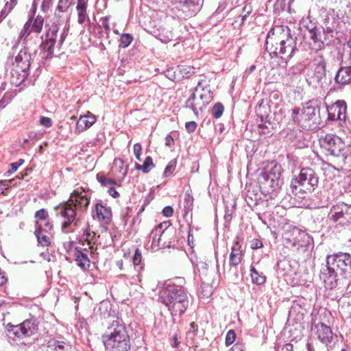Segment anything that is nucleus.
<instances>
[{
    "label": "nucleus",
    "mask_w": 351,
    "mask_h": 351,
    "mask_svg": "<svg viewBox=\"0 0 351 351\" xmlns=\"http://www.w3.org/2000/svg\"><path fill=\"white\" fill-rule=\"evenodd\" d=\"M162 213L165 217H170L173 215V208L171 206H167L162 209Z\"/></svg>",
    "instance_id": "obj_61"
},
{
    "label": "nucleus",
    "mask_w": 351,
    "mask_h": 351,
    "mask_svg": "<svg viewBox=\"0 0 351 351\" xmlns=\"http://www.w3.org/2000/svg\"><path fill=\"white\" fill-rule=\"evenodd\" d=\"M109 20H110V16H106L102 17L101 19V20H100L101 23V25L104 29L105 33H106V36L108 38L109 37V34H110V31Z\"/></svg>",
    "instance_id": "obj_49"
},
{
    "label": "nucleus",
    "mask_w": 351,
    "mask_h": 351,
    "mask_svg": "<svg viewBox=\"0 0 351 351\" xmlns=\"http://www.w3.org/2000/svg\"><path fill=\"white\" fill-rule=\"evenodd\" d=\"M23 162L24 160L23 159H20L17 162L11 163L10 168L5 173V175L6 176H10L19 169V167L23 163Z\"/></svg>",
    "instance_id": "obj_48"
},
{
    "label": "nucleus",
    "mask_w": 351,
    "mask_h": 351,
    "mask_svg": "<svg viewBox=\"0 0 351 351\" xmlns=\"http://www.w3.org/2000/svg\"><path fill=\"white\" fill-rule=\"evenodd\" d=\"M45 351H73L72 347L69 343L60 341H54L53 344L49 345Z\"/></svg>",
    "instance_id": "obj_32"
},
{
    "label": "nucleus",
    "mask_w": 351,
    "mask_h": 351,
    "mask_svg": "<svg viewBox=\"0 0 351 351\" xmlns=\"http://www.w3.org/2000/svg\"><path fill=\"white\" fill-rule=\"evenodd\" d=\"M250 276L252 281L254 284L261 285H263L266 281V276L263 272H258L256 268L253 266L250 267Z\"/></svg>",
    "instance_id": "obj_31"
},
{
    "label": "nucleus",
    "mask_w": 351,
    "mask_h": 351,
    "mask_svg": "<svg viewBox=\"0 0 351 351\" xmlns=\"http://www.w3.org/2000/svg\"><path fill=\"white\" fill-rule=\"evenodd\" d=\"M283 239L286 247L298 253L305 252L313 244L311 235L296 227L286 231Z\"/></svg>",
    "instance_id": "obj_9"
},
{
    "label": "nucleus",
    "mask_w": 351,
    "mask_h": 351,
    "mask_svg": "<svg viewBox=\"0 0 351 351\" xmlns=\"http://www.w3.org/2000/svg\"><path fill=\"white\" fill-rule=\"evenodd\" d=\"M229 351H244L243 344L237 342Z\"/></svg>",
    "instance_id": "obj_62"
},
{
    "label": "nucleus",
    "mask_w": 351,
    "mask_h": 351,
    "mask_svg": "<svg viewBox=\"0 0 351 351\" xmlns=\"http://www.w3.org/2000/svg\"><path fill=\"white\" fill-rule=\"evenodd\" d=\"M88 0H77L76 10L77 12V22L83 24L86 20L89 21L87 14Z\"/></svg>",
    "instance_id": "obj_25"
},
{
    "label": "nucleus",
    "mask_w": 351,
    "mask_h": 351,
    "mask_svg": "<svg viewBox=\"0 0 351 351\" xmlns=\"http://www.w3.org/2000/svg\"><path fill=\"white\" fill-rule=\"evenodd\" d=\"M267 117H265V119H267ZM261 122L262 123H260L258 127H259V133L261 134H266L267 132H266V130L267 129V125H266V123H267V121H264V116L263 114H261Z\"/></svg>",
    "instance_id": "obj_57"
},
{
    "label": "nucleus",
    "mask_w": 351,
    "mask_h": 351,
    "mask_svg": "<svg viewBox=\"0 0 351 351\" xmlns=\"http://www.w3.org/2000/svg\"><path fill=\"white\" fill-rule=\"evenodd\" d=\"M243 256V254L241 245H239L238 243H235L234 245L232 247V251L230 254V269L228 271L229 274H232L234 276V280L239 279V271L237 266L241 262Z\"/></svg>",
    "instance_id": "obj_20"
},
{
    "label": "nucleus",
    "mask_w": 351,
    "mask_h": 351,
    "mask_svg": "<svg viewBox=\"0 0 351 351\" xmlns=\"http://www.w3.org/2000/svg\"><path fill=\"white\" fill-rule=\"evenodd\" d=\"M204 296L208 298L213 293L212 287L208 284L204 285L201 287Z\"/></svg>",
    "instance_id": "obj_54"
},
{
    "label": "nucleus",
    "mask_w": 351,
    "mask_h": 351,
    "mask_svg": "<svg viewBox=\"0 0 351 351\" xmlns=\"http://www.w3.org/2000/svg\"><path fill=\"white\" fill-rule=\"evenodd\" d=\"M311 73L308 74L313 82H320L326 75V62L322 54L318 53L309 63Z\"/></svg>",
    "instance_id": "obj_17"
},
{
    "label": "nucleus",
    "mask_w": 351,
    "mask_h": 351,
    "mask_svg": "<svg viewBox=\"0 0 351 351\" xmlns=\"http://www.w3.org/2000/svg\"><path fill=\"white\" fill-rule=\"evenodd\" d=\"M165 234V231L162 230V223L157 226L150 233L149 238L152 239V249H158L160 247V241L161 239V237Z\"/></svg>",
    "instance_id": "obj_26"
},
{
    "label": "nucleus",
    "mask_w": 351,
    "mask_h": 351,
    "mask_svg": "<svg viewBox=\"0 0 351 351\" xmlns=\"http://www.w3.org/2000/svg\"><path fill=\"white\" fill-rule=\"evenodd\" d=\"M175 3H178L183 6H186L189 10H192L193 13H195L197 10L198 0H173Z\"/></svg>",
    "instance_id": "obj_36"
},
{
    "label": "nucleus",
    "mask_w": 351,
    "mask_h": 351,
    "mask_svg": "<svg viewBox=\"0 0 351 351\" xmlns=\"http://www.w3.org/2000/svg\"><path fill=\"white\" fill-rule=\"evenodd\" d=\"M14 180H1V184H3V188H0V193H3L4 191L10 187Z\"/></svg>",
    "instance_id": "obj_60"
},
{
    "label": "nucleus",
    "mask_w": 351,
    "mask_h": 351,
    "mask_svg": "<svg viewBox=\"0 0 351 351\" xmlns=\"http://www.w3.org/2000/svg\"><path fill=\"white\" fill-rule=\"evenodd\" d=\"M341 23L339 16L335 13L328 14L324 19L322 27L332 42L339 38L341 32Z\"/></svg>",
    "instance_id": "obj_18"
},
{
    "label": "nucleus",
    "mask_w": 351,
    "mask_h": 351,
    "mask_svg": "<svg viewBox=\"0 0 351 351\" xmlns=\"http://www.w3.org/2000/svg\"><path fill=\"white\" fill-rule=\"evenodd\" d=\"M44 25V18L38 15L34 20L31 19V29L33 32L40 33Z\"/></svg>",
    "instance_id": "obj_34"
},
{
    "label": "nucleus",
    "mask_w": 351,
    "mask_h": 351,
    "mask_svg": "<svg viewBox=\"0 0 351 351\" xmlns=\"http://www.w3.org/2000/svg\"><path fill=\"white\" fill-rule=\"evenodd\" d=\"M263 247V243L258 239H254L251 243L252 249H258Z\"/></svg>",
    "instance_id": "obj_63"
},
{
    "label": "nucleus",
    "mask_w": 351,
    "mask_h": 351,
    "mask_svg": "<svg viewBox=\"0 0 351 351\" xmlns=\"http://www.w3.org/2000/svg\"><path fill=\"white\" fill-rule=\"evenodd\" d=\"M94 232L90 231L89 226H87L83 231L82 239L86 241L88 244L90 243V239H93Z\"/></svg>",
    "instance_id": "obj_52"
},
{
    "label": "nucleus",
    "mask_w": 351,
    "mask_h": 351,
    "mask_svg": "<svg viewBox=\"0 0 351 351\" xmlns=\"http://www.w3.org/2000/svg\"><path fill=\"white\" fill-rule=\"evenodd\" d=\"M106 351H129L131 340L125 324L121 318L112 317L102 335Z\"/></svg>",
    "instance_id": "obj_5"
},
{
    "label": "nucleus",
    "mask_w": 351,
    "mask_h": 351,
    "mask_svg": "<svg viewBox=\"0 0 351 351\" xmlns=\"http://www.w3.org/2000/svg\"><path fill=\"white\" fill-rule=\"evenodd\" d=\"M142 262V254L139 249H136L134 254L132 257V263L134 266L141 265L140 269L142 270L143 269V265H141Z\"/></svg>",
    "instance_id": "obj_46"
},
{
    "label": "nucleus",
    "mask_w": 351,
    "mask_h": 351,
    "mask_svg": "<svg viewBox=\"0 0 351 351\" xmlns=\"http://www.w3.org/2000/svg\"><path fill=\"white\" fill-rule=\"evenodd\" d=\"M90 193L89 191H85L83 188L76 189L71 194L66 202L60 204L54 208L56 215L64 218L62 223V230L64 233L73 231L71 229L72 224L76 223V209L86 210L90 203Z\"/></svg>",
    "instance_id": "obj_2"
},
{
    "label": "nucleus",
    "mask_w": 351,
    "mask_h": 351,
    "mask_svg": "<svg viewBox=\"0 0 351 351\" xmlns=\"http://www.w3.org/2000/svg\"><path fill=\"white\" fill-rule=\"evenodd\" d=\"M197 126V123L193 121L185 123V128L189 133L193 132L196 130Z\"/></svg>",
    "instance_id": "obj_58"
},
{
    "label": "nucleus",
    "mask_w": 351,
    "mask_h": 351,
    "mask_svg": "<svg viewBox=\"0 0 351 351\" xmlns=\"http://www.w3.org/2000/svg\"><path fill=\"white\" fill-rule=\"evenodd\" d=\"M47 30L42 43L40 45V51L39 56L42 60L51 59L53 56L54 45L58 42L59 46H62L68 34V29H64L60 34L58 32L60 25L57 23H53L51 25H47Z\"/></svg>",
    "instance_id": "obj_7"
},
{
    "label": "nucleus",
    "mask_w": 351,
    "mask_h": 351,
    "mask_svg": "<svg viewBox=\"0 0 351 351\" xmlns=\"http://www.w3.org/2000/svg\"><path fill=\"white\" fill-rule=\"evenodd\" d=\"M5 3L0 13V17L4 19L16 6L17 0H5Z\"/></svg>",
    "instance_id": "obj_37"
},
{
    "label": "nucleus",
    "mask_w": 351,
    "mask_h": 351,
    "mask_svg": "<svg viewBox=\"0 0 351 351\" xmlns=\"http://www.w3.org/2000/svg\"><path fill=\"white\" fill-rule=\"evenodd\" d=\"M154 167L153 160L151 156H147L143 162V165L136 163L135 168L137 170H141L145 173H147Z\"/></svg>",
    "instance_id": "obj_33"
},
{
    "label": "nucleus",
    "mask_w": 351,
    "mask_h": 351,
    "mask_svg": "<svg viewBox=\"0 0 351 351\" xmlns=\"http://www.w3.org/2000/svg\"><path fill=\"white\" fill-rule=\"evenodd\" d=\"M176 162L174 160H171L165 169L163 176L169 177L171 176L176 169Z\"/></svg>",
    "instance_id": "obj_47"
},
{
    "label": "nucleus",
    "mask_w": 351,
    "mask_h": 351,
    "mask_svg": "<svg viewBox=\"0 0 351 351\" xmlns=\"http://www.w3.org/2000/svg\"><path fill=\"white\" fill-rule=\"evenodd\" d=\"M224 111V107L220 102L216 103L212 108V116L215 119L220 118Z\"/></svg>",
    "instance_id": "obj_43"
},
{
    "label": "nucleus",
    "mask_w": 351,
    "mask_h": 351,
    "mask_svg": "<svg viewBox=\"0 0 351 351\" xmlns=\"http://www.w3.org/2000/svg\"><path fill=\"white\" fill-rule=\"evenodd\" d=\"M32 60V54L27 47H24L21 49L18 55L15 57L12 74L13 77L14 75H18L19 82H14L16 84H20L21 82H23L27 77Z\"/></svg>",
    "instance_id": "obj_13"
},
{
    "label": "nucleus",
    "mask_w": 351,
    "mask_h": 351,
    "mask_svg": "<svg viewBox=\"0 0 351 351\" xmlns=\"http://www.w3.org/2000/svg\"><path fill=\"white\" fill-rule=\"evenodd\" d=\"M178 69L182 77L189 78L195 74V68L188 66H179Z\"/></svg>",
    "instance_id": "obj_40"
},
{
    "label": "nucleus",
    "mask_w": 351,
    "mask_h": 351,
    "mask_svg": "<svg viewBox=\"0 0 351 351\" xmlns=\"http://www.w3.org/2000/svg\"><path fill=\"white\" fill-rule=\"evenodd\" d=\"M35 217L36 221H44L48 219V213L45 209L42 208L36 212Z\"/></svg>",
    "instance_id": "obj_51"
},
{
    "label": "nucleus",
    "mask_w": 351,
    "mask_h": 351,
    "mask_svg": "<svg viewBox=\"0 0 351 351\" xmlns=\"http://www.w3.org/2000/svg\"><path fill=\"white\" fill-rule=\"evenodd\" d=\"M193 197L191 195V193L187 191L184 193V210L185 212V215H186L189 212L191 211L193 206Z\"/></svg>",
    "instance_id": "obj_35"
},
{
    "label": "nucleus",
    "mask_w": 351,
    "mask_h": 351,
    "mask_svg": "<svg viewBox=\"0 0 351 351\" xmlns=\"http://www.w3.org/2000/svg\"><path fill=\"white\" fill-rule=\"evenodd\" d=\"M86 250H82L81 247H77L75 248V257L77 265L82 269H86L90 266V260L86 252Z\"/></svg>",
    "instance_id": "obj_24"
},
{
    "label": "nucleus",
    "mask_w": 351,
    "mask_h": 351,
    "mask_svg": "<svg viewBox=\"0 0 351 351\" xmlns=\"http://www.w3.org/2000/svg\"><path fill=\"white\" fill-rule=\"evenodd\" d=\"M280 176L281 167L278 165L273 167L269 171L262 172L258 178L262 193L269 194L279 189L282 182Z\"/></svg>",
    "instance_id": "obj_11"
},
{
    "label": "nucleus",
    "mask_w": 351,
    "mask_h": 351,
    "mask_svg": "<svg viewBox=\"0 0 351 351\" xmlns=\"http://www.w3.org/2000/svg\"><path fill=\"white\" fill-rule=\"evenodd\" d=\"M337 58L341 63H347L348 61L351 63V38L343 45L341 49H339Z\"/></svg>",
    "instance_id": "obj_28"
},
{
    "label": "nucleus",
    "mask_w": 351,
    "mask_h": 351,
    "mask_svg": "<svg viewBox=\"0 0 351 351\" xmlns=\"http://www.w3.org/2000/svg\"><path fill=\"white\" fill-rule=\"evenodd\" d=\"M36 230L44 232H49L52 228V225L48 219L44 221H36Z\"/></svg>",
    "instance_id": "obj_41"
},
{
    "label": "nucleus",
    "mask_w": 351,
    "mask_h": 351,
    "mask_svg": "<svg viewBox=\"0 0 351 351\" xmlns=\"http://www.w3.org/2000/svg\"><path fill=\"white\" fill-rule=\"evenodd\" d=\"M258 199V189L252 186L246 187L245 200L248 205L256 204Z\"/></svg>",
    "instance_id": "obj_29"
},
{
    "label": "nucleus",
    "mask_w": 351,
    "mask_h": 351,
    "mask_svg": "<svg viewBox=\"0 0 351 351\" xmlns=\"http://www.w3.org/2000/svg\"><path fill=\"white\" fill-rule=\"evenodd\" d=\"M115 165L117 166L119 165V177L123 180L128 173V165H124V162L121 159H118L115 160Z\"/></svg>",
    "instance_id": "obj_44"
},
{
    "label": "nucleus",
    "mask_w": 351,
    "mask_h": 351,
    "mask_svg": "<svg viewBox=\"0 0 351 351\" xmlns=\"http://www.w3.org/2000/svg\"><path fill=\"white\" fill-rule=\"evenodd\" d=\"M202 80L197 82L189 98L186 101V108L191 109L197 115L213 100V93L209 86L202 87Z\"/></svg>",
    "instance_id": "obj_10"
},
{
    "label": "nucleus",
    "mask_w": 351,
    "mask_h": 351,
    "mask_svg": "<svg viewBox=\"0 0 351 351\" xmlns=\"http://www.w3.org/2000/svg\"><path fill=\"white\" fill-rule=\"evenodd\" d=\"M328 119L331 121H345L347 104L344 100H338L327 107Z\"/></svg>",
    "instance_id": "obj_21"
},
{
    "label": "nucleus",
    "mask_w": 351,
    "mask_h": 351,
    "mask_svg": "<svg viewBox=\"0 0 351 351\" xmlns=\"http://www.w3.org/2000/svg\"><path fill=\"white\" fill-rule=\"evenodd\" d=\"M319 112V108L316 101L311 100L303 104L302 109L295 108L291 110V119L298 124L306 127L307 124L315 119Z\"/></svg>",
    "instance_id": "obj_12"
},
{
    "label": "nucleus",
    "mask_w": 351,
    "mask_h": 351,
    "mask_svg": "<svg viewBox=\"0 0 351 351\" xmlns=\"http://www.w3.org/2000/svg\"><path fill=\"white\" fill-rule=\"evenodd\" d=\"M44 232H40L38 230H35V235L37 238L38 242L43 246H49L51 243L50 238L43 234Z\"/></svg>",
    "instance_id": "obj_39"
},
{
    "label": "nucleus",
    "mask_w": 351,
    "mask_h": 351,
    "mask_svg": "<svg viewBox=\"0 0 351 351\" xmlns=\"http://www.w3.org/2000/svg\"><path fill=\"white\" fill-rule=\"evenodd\" d=\"M159 300L167 307L173 317H180L189 304L186 289L170 280L166 281L160 288Z\"/></svg>",
    "instance_id": "obj_3"
},
{
    "label": "nucleus",
    "mask_w": 351,
    "mask_h": 351,
    "mask_svg": "<svg viewBox=\"0 0 351 351\" xmlns=\"http://www.w3.org/2000/svg\"><path fill=\"white\" fill-rule=\"evenodd\" d=\"M150 34L155 36L158 39L161 40L162 43H168L172 40L173 35L171 29L160 27L158 29H154L153 30H147Z\"/></svg>",
    "instance_id": "obj_23"
},
{
    "label": "nucleus",
    "mask_w": 351,
    "mask_h": 351,
    "mask_svg": "<svg viewBox=\"0 0 351 351\" xmlns=\"http://www.w3.org/2000/svg\"><path fill=\"white\" fill-rule=\"evenodd\" d=\"M108 193L114 198L118 197L119 196V193L116 191L114 186L109 187Z\"/></svg>",
    "instance_id": "obj_64"
},
{
    "label": "nucleus",
    "mask_w": 351,
    "mask_h": 351,
    "mask_svg": "<svg viewBox=\"0 0 351 351\" xmlns=\"http://www.w3.org/2000/svg\"><path fill=\"white\" fill-rule=\"evenodd\" d=\"M328 218L336 226H346L351 224V205L339 202L332 206Z\"/></svg>",
    "instance_id": "obj_14"
},
{
    "label": "nucleus",
    "mask_w": 351,
    "mask_h": 351,
    "mask_svg": "<svg viewBox=\"0 0 351 351\" xmlns=\"http://www.w3.org/2000/svg\"><path fill=\"white\" fill-rule=\"evenodd\" d=\"M280 28L270 30L265 40L266 50L271 57L281 59L285 64L298 51L296 40L289 34L280 33Z\"/></svg>",
    "instance_id": "obj_4"
},
{
    "label": "nucleus",
    "mask_w": 351,
    "mask_h": 351,
    "mask_svg": "<svg viewBox=\"0 0 351 351\" xmlns=\"http://www.w3.org/2000/svg\"><path fill=\"white\" fill-rule=\"evenodd\" d=\"M96 121V117L94 114L88 112L85 115L80 116L77 121L76 130L82 132L90 128Z\"/></svg>",
    "instance_id": "obj_22"
},
{
    "label": "nucleus",
    "mask_w": 351,
    "mask_h": 351,
    "mask_svg": "<svg viewBox=\"0 0 351 351\" xmlns=\"http://www.w3.org/2000/svg\"><path fill=\"white\" fill-rule=\"evenodd\" d=\"M133 39V36L130 34H121L119 47L122 48L128 47L132 43Z\"/></svg>",
    "instance_id": "obj_42"
},
{
    "label": "nucleus",
    "mask_w": 351,
    "mask_h": 351,
    "mask_svg": "<svg viewBox=\"0 0 351 351\" xmlns=\"http://www.w3.org/2000/svg\"><path fill=\"white\" fill-rule=\"evenodd\" d=\"M312 330L314 331L317 339L326 346L332 343L337 337L334 335L330 327L322 322L314 324Z\"/></svg>",
    "instance_id": "obj_19"
},
{
    "label": "nucleus",
    "mask_w": 351,
    "mask_h": 351,
    "mask_svg": "<svg viewBox=\"0 0 351 351\" xmlns=\"http://www.w3.org/2000/svg\"><path fill=\"white\" fill-rule=\"evenodd\" d=\"M95 213L99 221L108 222L111 219V210L109 207L104 206L101 203L95 205Z\"/></svg>",
    "instance_id": "obj_27"
},
{
    "label": "nucleus",
    "mask_w": 351,
    "mask_h": 351,
    "mask_svg": "<svg viewBox=\"0 0 351 351\" xmlns=\"http://www.w3.org/2000/svg\"><path fill=\"white\" fill-rule=\"evenodd\" d=\"M319 183V177L315 170L306 167L302 168L298 176L291 182V189L295 195H303L314 191Z\"/></svg>",
    "instance_id": "obj_8"
},
{
    "label": "nucleus",
    "mask_w": 351,
    "mask_h": 351,
    "mask_svg": "<svg viewBox=\"0 0 351 351\" xmlns=\"http://www.w3.org/2000/svg\"><path fill=\"white\" fill-rule=\"evenodd\" d=\"M74 0H59L55 10V15L60 17V13H65L68 9L73 4Z\"/></svg>",
    "instance_id": "obj_30"
},
{
    "label": "nucleus",
    "mask_w": 351,
    "mask_h": 351,
    "mask_svg": "<svg viewBox=\"0 0 351 351\" xmlns=\"http://www.w3.org/2000/svg\"><path fill=\"white\" fill-rule=\"evenodd\" d=\"M351 273V256L348 253L338 252L329 254L326 263L322 265L319 277L328 289H333L341 278Z\"/></svg>",
    "instance_id": "obj_1"
},
{
    "label": "nucleus",
    "mask_w": 351,
    "mask_h": 351,
    "mask_svg": "<svg viewBox=\"0 0 351 351\" xmlns=\"http://www.w3.org/2000/svg\"><path fill=\"white\" fill-rule=\"evenodd\" d=\"M252 7L250 5H245L243 8L242 13L238 16V19H241V23H243L246 17L252 12Z\"/></svg>",
    "instance_id": "obj_50"
},
{
    "label": "nucleus",
    "mask_w": 351,
    "mask_h": 351,
    "mask_svg": "<svg viewBox=\"0 0 351 351\" xmlns=\"http://www.w3.org/2000/svg\"><path fill=\"white\" fill-rule=\"evenodd\" d=\"M236 334L233 330H230L226 337V344L227 346L231 345L235 341Z\"/></svg>",
    "instance_id": "obj_53"
},
{
    "label": "nucleus",
    "mask_w": 351,
    "mask_h": 351,
    "mask_svg": "<svg viewBox=\"0 0 351 351\" xmlns=\"http://www.w3.org/2000/svg\"><path fill=\"white\" fill-rule=\"evenodd\" d=\"M133 150L136 159L141 161V154L142 150L141 145L140 143H135L133 147Z\"/></svg>",
    "instance_id": "obj_56"
},
{
    "label": "nucleus",
    "mask_w": 351,
    "mask_h": 351,
    "mask_svg": "<svg viewBox=\"0 0 351 351\" xmlns=\"http://www.w3.org/2000/svg\"><path fill=\"white\" fill-rule=\"evenodd\" d=\"M31 27V19H29L24 25L23 29L20 32L18 41L20 42L21 40H25L31 32H33L30 28Z\"/></svg>",
    "instance_id": "obj_38"
},
{
    "label": "nucleus",
    "mask_w": 351,
    "mask_h": 351,
    "mask_svg": "<svg viewBox=\"0 0 351 351\" xmlns=\"http://www.w3.org/2000/svg\"><path fill=\"white\" fill-rule=\"evenodd\" d=\"M40 123L47 128H49L52 125L51 119L47 117H41L40 119Z\"/></svg>",
    "instance_id": "obj_59"
},
{
    "label": "nucleus",
    "mask_w": 351,
    "mask_h": 351,
    "mask_svg": "<svg viewBox=\"0 0 351 351\" xmlns=\"http://www.w3.org/2000/svg\"><path fill=\"white\" fill-rule=\"evenodd\" d=\"M321 152L339 165H345L349 158V147L337 136L326 134L319 139Z\"/></svg>",
    "instance_id": "obj_6"
},
{
    "label": "nucleus",
    "mask_w": 351,
    "mask_h": 351,
    "mask_svg": "<svg viewBox=\"0 0 351 351\" xmlns=\"http://www.w3.org/2000/svg\"><path fill=\"white\" fill-rule=\"evenodd\" d=\"M97 179L101 185L105 186H113L117 184V182L115 180L106 178L104 176H99V174L97 176Z\"/></svg>",
    "instance_id": "obj_45"
},
{
    "label": "nucleus",
    "mask_w": 351,
    "mask_h": 351,
    "mask_svg": "<svg viewBox=\"0 0 351 351\" xmlns=\"http://www.w3.org/2000/svg\"><path fill=\"white\" fill-rule=\"evenodd\" d=\"M307 38L309 39L308 45L311 50L318 51L332 43L325 34L322 27H308Z\"/></svg>",
    "instance_id": "obj_16"
},
{
    "label": "nucleus",
    "mask_w": 351,
    "mask_h": 351,
    "mask_svg": "<svg viewBox=\"0 0 351 351\" xmlns=\"http://www.w3.org/2000/svg\"><path fill=\"white\" fill-rule=\"evenodd\" d=\"M165 75L172 81L180 80L179 77L176 76V71L173 70V69H167L165 71Z\"/></svg>",
    "instance_id": "obj_55"
},
{
    "label": "nucleus",
    "mask_w": 351,
    "mask_h": 351,
    "mask_svg": "<svg viewBox=\"0 0 351 351\" xmlns=\"http://www.w3.org/2000/svg\"><path fill=\"white\" fill-rule=\"evenodd\" d=\"M38 330V322L34 318L27 319L18 325L8 326L10 336L16 337L19 339L34 335Z\"/></svg>",
    "instance_id": "obj_15"
}]
</instances>
